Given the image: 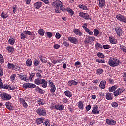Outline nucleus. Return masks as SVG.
<instances>
[{"label": "nucleus", "instance_id": "1", "mask_svg": "<svg viewBox=\"0 0 126 126\" xmlns=\"http://www.w3.org/2000/svg\"><path fill=\"white\" fill-rule=\"evenodd\" d=\"M27 35L30 36V38L32 41L35 40L36 34L33 32H31L30 31H24L23 33L20 34L21 40H25L27 38Z\"/></svg>", "mask_w": 126, "mask_h": 126}, {"label": "nucleus", "instance_id": "2", "mask_svg": "<svg viewBox=\"0 0 126 126\" xmlns=\"http://www.w3.org/2000/svg\"><path fill=\"white\" fill-rule=\"evenodd\" d=\"M121 63L120 60L117 58H110L108 61V64L111 67H116L119 66V65Z\"/></svg>", "mask_w": 126, "mask_h": 126}, {"label": "nucleus", "instance_id": "3", "mask_svg": "<svg viewBox=\"0 0 126 126\" xmlns=\"http://www.w3.org/2000/svg\"><path fill=\"white\" fill-rule=\"evenodd\" d=\"M62 1L60 0H56L52 3V7L54 8L55 12L56 13H61V10H60V7L62 5Z\"/></svg>", "mask_w": 126, "mask_h": 126}, {"label": "nucleus", "instance_id": "4", "mask_svg": "<svg viewBox=\"0 0 126 126\" xmlns=\"http://www.w3.org/2000/svg\"><path fill=\"white\" fill-rule=\"evenodd\" d=\"M23 88H25V89H27V88H35V91L37 92V91H38L39 89L40 88L39 86H36V84H33V83H25L23 85Z\"/></svg>", "mask_w": 126, "mask_h": 126}, {"label": "nucleus", "instance_id": "5", "mask_svg": "<svg viewBox=\"0 0 126 126\" xmlns=\"http://www.w3.org/2000/svg\"><path fill=\"white\" fill-rule=\"evenodd\" d=\"M36 112L40 117H45L47 116V110L43 107L38 108L36 110Z\"/></svg>", "mask_w": 126, "mask_h": 126}, {"label": "nucleus", "instance_id": "6", "mask_svg": "<svg viewBox=\"0 0 126 126\" xmlns=\"http://www.w3.org/2000/svg\"><path fill=\"white\" fill-rule=\"evenodd\" d=\"M0 98L4 101H9L12 98L11 95L6 93H1L0 94Z\"/></svg>", "mask_w": 126, "mask_h": 126}, {"label": "nucleus", "instance_id": "7", "mask_svg": "<svg viewBox=\"0 0 126 126\" xmlns=\"http://www.w3.org/2000/svg\"><path fill=\"white\" fill-rule=\"evenodd\" d=\"M125 89L124 88H118L113 92V94L115 97H118L119 95H121L122 93H124Z\"/></svg>", "mask_w": 126, "mask_h": 126}, {"label": "nucleus", "instance_id": "8", "mask_svg": "<svg viewBox=\"0 0 126 126\" xmlns=\"http://www.w3.org/2000/svg\"><path fill=\"white\" fill-rule=\"evenodd\" d=\"M79 16H80V17H82V18H84L85 20H91V16L88 15V13L80 12L79 13Z\"/></svg>", "mask_w": 126, "mask_h": 126}, {"label": "nucleus", "instance_id": "9", "mask_svg": "<svg viewBox=\"0 0 126 126\" xmlns=\"http://www.w3.org/2000/svg\"><path fill=\"white\" fill-rule=\"evenodd\" d=\"M115 32L119 37H121L123 35V29L120 26H115Z\"/></svg>", "mask_w": 126, "mask_h": 126}, {"label": "nucleus", "instance_id": "10", "mask_svg": "<svg viewBox=\"0 0 126 126\" xmlns=\"http://www.w3.org/2000/svg\"><path fill=\"white\" fill-rule=\"evenodd\" d=\"M68 41L69 42H70L72 44H75V45H76L78 43V40H77V38L73 36H69L67 38Z\"/></svg>", "mask_w": 126, "mask_h": 126}, {"label": "nucleus", "instance_id": "11", "mask_svg": "<svg viewBox=\"0 0 126 126\" xmlns=\"http://www.w3.org/2000/svg\"><path fill=\"white\" fill-rule=\"evenodd\" d=\"M78 84V81L77 79H74V80H70L68 82V86H76Z\"/></svg>", "mask_w": 126, "mask_h": 126}, {"label": "nucleus", "instance_id": "12", "mask_svg": "<svg viewBox=\"0 0 126 126\" xmlns=\"http://www.w3.org/2000/svg\"><path fill=\"white\" fill-rule=\"evenodd\" d=\"M5 106L6 108H7L9 111H13V110L14 109V106H13V104H12V103L9 101L6 102Z\"/></svg>", "mask_w": 126, "mask_h": 126}, {"label": "nucleus", "instance_id": "13", "mask_svg": "<svg viewBox=\"0 0 126 126\" xmlns=\"http://www.w3.org/2000/svg\"><path fill=\"white\" fill-rule=\"evenodd\" d=\"M105 122L109 126H115L117 124V121L113 119H106Z\"/></svg>", "mask_w": 126, "mask_h": 126}, {"label": "nucleus", "instance_id": "14", "mask_svg": "<svg viewBox=\"0 0 126 126\" xmlns=\"http://www.w3.org/2000/svg\"><path fill=\"white\" fill-rule=\"evenodd\" d=\"M3 89H8V90H15L16 89V88L14 86H13L11 87V86L10 85H8L7 84L3 85Z\"/></svg>", "mask_w": 126, "mask_h": 126}, {"label": "nucleus", "instance_id": "15", "mask_svg": "<svg viewBox=\"0 0 126 126\" xmlns=\"http://www.w3.org/2000/svg\"><path fill=\"white\" fill-rule=\"evenodd\" d=\"M49 87H50V91L51 93H54L56 91V86L53 82H49Z\"/></svg>", "mask_w": 126, "mask_h": 126}, {"label": "nucleus", "instance_id": "16", "mask_svg": "<svg viewBox=\"0 0 126 126\" xmlns=\"http://www.w3.org/2000/svg\"><path fill=\"white\" fill-rule=\"evenodd\" d=\"M73 32L76 36H79L80 37H82V32L81 31L78 29H73Z\"/></svg>", "mask_w": 126, "mask_h": 126}, {"label": "nucleus", "instance_id": "17", "mask_svg": "<svg viewBox=\"0 0 126 126\" xmlns=\"http://www.w3.org/2000/svg\"><path fill=\"white\" fill-rule=\"evenodd\" d=\"M54 109L57 111H63V109H64V105L63 104H58L57 105H55Z\"/></svg>", "mask_w": 126, "mask_h": 126}, {"label": "nucleus", "instance_id": "18", "mask_svg": "<svg viewBox=\"0 0 126 126\" xmlns=\"http://www.w3.org/2000/svg\"><path fill=\"white\" fill-rule=\"evenodd\" d=\"M105 98L106 100L111 101V100H113V99H114V96H113V94L111 93H107L105 95Z\"/></svg>", "mask_w": 126, "mask_h": 126}, {"label": "nucleus", "instance_id": "19", "mask_svg": "<svg viewBox=\"0 0 126 126\" xmlns=\"http://www.w3.org/2000/svg\"><path fill=\"white\" fill-rule=\"evenodd\" d=\"M98 4L100 8H103L106 4V1L105 0H98Z\"/></svg>", "mask_w": 126, "mask_h": 126}, {"label": "nucleus", "instance_id": "20", "mask_svg": "<svg viewBox=\"0 0 126 126\" xmlns=\"http://www.w3.org/2000/svg\"><path fill=\"white\" fill-rule=\"evenodd\" d=\"M43 122H46V119L44 118H39L36 119L35 123H36L37 126H39V125H41Z\"/></svg>", "mask_w": 126, "mask_h": 126}, {"label": "nucleus", "instance_id": "21", "mask_svg": "<svg viewBox=\"0 0 126 126\" xmlns=\"http://www.w3.org/2000/svg\"><path fill=\"white\" fill-rule=\"evenodd\" d=\"M79 8H80L81 9H82V10H89V9L88 8V7L86 5H84L82 3L78 5Z\"/></svg>", "mask_w": 126, "mask_h": 126}, {"label": "nucleus", "instance_id": "22", "mask_svg": "<svg viewBox=\"0 0 126 126\" xmlns=\"http://www.w3.org/2000/svg\"><path fill=\"white\" fill-rule=\"evenodd\" d=\"M99 107L98 106L94 107L92 111V113L94 114V115H96V114H100V110H98Z\"/></svg>", "mask_w": 126, "mask_h": 126}, {"label": "nucleus", "instance_id": "23", "mask_svg": "<svg viewBox=\"0 0 126 126\" xmlns=\"http://www.w3.org/2000/svg\"><path fill=\"white\" fill-rule=\"evenodd\" d=\"M109 41L111 44H116L117 43V39L113 36H110L109 37Z\"/></svg>", "mask_w": 126, "mask_h": 126}, {"label": "nucleus", "instance_id": "24", "mask_svg": "<svg viewBox=\"0 0 126 126\" xmlns=\"http://www.w3.org/2000/svg\"><path fill=\"white\" fill-rule=\"evenodd\" d=\"M84 103V101H79L78 103V108L80 109V110H83L84 109V104H83V103Z\"/></svg>", "mask_w": 126, "mask_h": 126}, {"label": "nucleus", "instance_id": "25", "mask_svg": "<svg viewBox=\"0 0 126 126\" xmlns=\"http://www.w3.org/2000/svg\"><path fill=\"white\" fill-rule=\"evenodd\" d=\"M106 83H107L106 80L101 81L99 84V87L101 88V89H105V88H106Z\"/></svg>", "mask_w": 126, "mask_h": 126}, {"label": "nucleus", "instance_id": "26", "mask_svg": "<svg viewBox=\"0 0 126 126\" xmlns=\"http://www.w3.org/2000/svg\"><path fill=\"white\" fill-rule=\"evenodd\" d=\"M40 85H41L42 87L43 88H47V86H48V82L46 80L42 79Z\"/></svg>", "mask_w": 126, "mask_h": 126}, {"label": "nucleus", "instance_id": "27", "mask_svg": "<svg viewBox=\"0 0 126 126\" xmlns=\"http://www.w3.org/2000/svg\"><path fill=\"white\" fill-rule=\"evenodd\" d=\"M26 64L27 66L30 67L33 64V62H32V60L31 59H28L26 61Z\"/></svg>", "mask_w": 126, "mask_h": 126}, {"label": "nucleus", "instance_id": "28", "mask_svg": "<svg viewBox=\"0 0 126 126\" xmlns=\"http://www.w3.org/2000/svg\"><path fill=\"white\" fill-rule=\"evenodd\" d=\"M65 95L68 98H71L72 97V94L69 90H66L64 92Z\"/></svg>", "mask_w": 126, "mask_h": 126}, {"label": "nucleus", "instance_id": "29", "mask_svg": "<svg viewBox=\"0 0 126 126\" xmlns=\"http://www.w3.org/2000/svg\"><path fill=\"white\" fill-rule=\"evenodd\" d=\"M42 2H37L34 4V7L36 9H39V8L42 7Z\"/></svg>", "mask_w": 126, "mask_h": 126}, {"label": "nucleus", "instance_id": "30", "mask_svg": "<svg viewBox=\"0 0 126 126\" xmlns=\"http://www.w3.org/2000/svg\"><path fill=\"white\" fill-rule=\"evenodd\" d=\"M117 88H118V86H117V85H115L113 86L112 87H110L108 89L109 90V92H113L116 91V89H117Z\"/></svg>", "mask_w": 126, "mask_h": 126}, {"label": "nucleus", "instance_id": "31", "mask_svg": "<svg viewBox=\"0 0 126 126\" xmlns=\"http://www.w3.org/2000/svg\"><path fill=\"white\" fill-rule=\"evenodd\" d=\"M42 80H43V79L37 78L34 80V83L36 84V85H41Z\"/></svg>", "mask_w": 126, "mask_h": 126}, {"label": "nucleus", "instance_id": "32", "mask_svg": "<svg viewBox=\"0 0 126 126\" xmlns=\"http://www.w3.org/2000/svg\"><path fill=\"white\" fill-rule=\"evenodd\" d=\"M37 102L38 103V104L39 105V106H44V105L45 104V100L40 98H39V100H37Z\"/></svg>", "mask_w": 126, "mask_h": 126}, {"label": "nucleus", "instance_id": "33", "mask_svg": "<svg viewBox=\"0 0 126 126\" xmlns=\"http://www.w3.org/2000/svg\"><path fill=\"white\" fill-rule=\"evenodd\" d=\"M6 50L9 53H13L14 52V48L10 46L7 47Z\"/></svg>", "mask_w": 126, "mask_h": 126}, {"label": "nucleus", "instance_id": "34", "mask_svg": "<svg viewBox=\"0 0 126 126\" xmlns=\"http://www.w3.org/2000/svg\"><path fill=\"white\" fill-rule=\"evenodd\" d=\"M95 61L97 63H106L105 59H101L100 58L96 59Z\"/></svg>", "mask_w": 126, "mask_h": 126}, {"label": "nucleus", "instance_id": "35", "mask_svg": "<svg viewBox=\"0 0 126 126\" xmlns=\"http://www.w3.org/2000/svg\"><path fill=\"white\" fill-rule=\"evenodd\" d=\"M8 43L10 44V45H13L15 43V39L12 37L10 38L8 40Z\"/></svg>", "mask_w": 126, "mask_h": 126}, {"label": "nucleus", "instance_id": "36", "mask_svg": "<svg viewBox=\"0 0 126 126\" xmlns=\"http://www.w3.org/2000/svg\"><path fill=\"white\" fill-rule=\"evenodd\" d=\"M7 67L9 69H14L15 68V65L12 63H8Z\"/></svg>", "mask_w": 126, "mask_h": 126}, {"label": "nucleus", "instance_id": "37", "mask_svg": "<svg viewBox=\"0 0 126 126\" xmlns=\"http://www.w3.org/2000/svg\"><path fill=\"white\" fill-rule=\"evenodd\" d=\"M38 34L40 35V36H44V35H45V30L43 29H40L38 30Z\"/></svg>", "mask_w": 126, "mask_h": 126}, {"label": "nucleus", "instance_id": "38", "mask_svg": "<svg viewBox=\"0 0 126 126\" xmlns=\"http://www.w3.org/2000/svg\"><path fill=\"white\" fill-rule=\"evenodd\" d=\"M95 39L96 38L94 36H91L90 35L87 36V39L89 40V41L91 42V43L92 41H95Z\"/></svg>", "mask_w": 126, "mask_h": 126}, {"label": "nucleus", "instance_id": "39", "mask_svg": "<svg viewBox=\"0 0 126 126\" xmlns=\"http://www.w3.org/2000/svg\"><path fill=\"white\" fill-rule=\"evenodd\" d=\"M103 72H104V70H103L102 68H100L99 69L96 70V74H97V75H101V74L103 73Z\"/></svg>", "mask_w": 126, "mask_h": 126}, {"label": "nucleus", "instance_id": "40", "mask_svg": "<svg viewBox=\"0 0 126 126\" xmlns=\"http://www.w3.org/2000/svg\"><path fill=\"white\" fill-rule=\"evenodd\" d=\"M22 80L23 81H25L26 82H29V77L27 76V75H24L23 78L22 79Z\"/></svg>", "mask_w": 126, "mask_h": 126}, {"label": "nucleus", "instance_id": "41", "mask_svg": "<svg viewBox=\"0 0 126 126\" xmlns=\"http://www.w3.org/2000/svg\"><path fill=\"white\" fill-rule=\"evenodd\" d=\"M67 12L71 14V16H72L74 14V11L72 10V9H70V8H67L66 10Z\"/></svg>", "mask_w": 126, "mask_h": 126}, {"label": "nucleus", "instance_id": "42", "mask_svg": "<svg viewBox=\"0 0 126 126\" xmlns=\"http://www.w3.org/2000/svg\"><path fill=\"white\" fill-rule=\"evenodd\" d=\"M0 63L1 64L4 63V58H3V56L1 54H0Z\"/></svg>", "mask_w": 126, "mask_h": 126}, {"label": "nucleus", "instance_id": "43", "mask_svg": "<svg viewBox=\"0 0 126 126\" xmlns=\"http://www.w3.org/2000/svg\"><path fill=\"white\" fill-rule=\"evenodd\" d=\"M97 56L99 58H100L101 59H105V55L104 54L101 53V52H98L97 53Z\"/></svg>", "mask_w": 126, "mask_h": 126}, {"label": "nucleus", "instance_id": "44", "mask_svg": "<svg viewBox=\"0 0 126 126\" xmlns=\"http://www.w3.org/2000/svg\"><path fill=\"white\" fill-rule=\"evenodd\" d=\"M93 32L94 36H97L100 34V31H99L97 29H94Z\"/></svg>", "mask_w": 126, "mask_h": 126}, {"label": "nucleus", "instance_id": "45", "mask_svg": "<svg viewBox=\"0 0 126 126\" xmlns=\"http://www.w3.org/2000/svg\"><path fill=\"white\" fill-rule=\"evenodd\" d=\"M39 59L41 60V61L42 62V63H46V62H47V60L46 59V57H44V56H40L39 57Z\"/></svg>", "mask_w": 126, "mask_h": 126}, {"label": "nucleus", "instance_id": "46", "mask_svg": "<svg viewBox=\"0 0 126 126\" xmlns=\"http://www.w3.org/2000/svg\"><path fill=\"white\" fill-rule=\"evenodd\" d=\"M1 17H2V18H3V19H5V18H6L8 17V15H7V13H5L3 12L1 14Z\"/></svg>", "mask_w": 126, "mask_h": 126}, {"label": "nucleus", "instance_id": "47", "mask_svg": "<svg viewBox=\"0 0 126 126\" xmlns=\"http://www.w3.org/2000/svg\"><path fill=\"white\" fill-rule=\"evenodd\" d=\"M123 17L124 16H123L122 14H118L116 15V18L118 20H119V21H121Z\"/></svg>", "mask_w": 126, "mask_h": 126}, {"label": "nucleus", "instance_id": "48", "mask_svg": "<svg viewBox=\"0 0 126 126\" xmlns=\"http://www.w3.org/2000/svg\"><path fill=\"white\" fill-rule=\"evenodd\" d=\"M60 7L59 9L60 11L62 10L63 12H65V11H66V10H65V8H64V7L63 6V3H62L61 5H60V7Z\"/></svg>", "mask_w": 126, "mask_h": 126}, {"label": "nucleus", "instance_id": "49", "mask_svg": "<svg viewBox=\"0 0 126 126\" xmlns=\"http://www.w3.org/2000/svg\"><path fill=\"white\" fill-rule=\"evenodd\" d=\"M119 105L116 102H113L111 103V106L113 108H118Z\"/></svg>", "mask_w": 126, "mask_h": 126}, {"label": "nucleus", "instance_id": "50", "mask_svg": "<svg viewBox=\"0 0 126 126\" xmlns=\"http://www.w3.org/2000/svg\"><path fill=\"white\" fill-rule=\"evenodd\" d=\"M86 33H88L89 35H90V36H92L93 35V32L91 31L89 29H88L85 31Z\"/></svg>", "mask_w": 126, "mask_h": 126}, {"label": "nucleus", "instance_id": "51", "mask_svg": "<svg viewBox=\"0 0 126 126\" xmlns=\"http://www.w3.org/2000/svg\"><path fill=\"white\" fill-rule=\"evenodd\" d=\"M95 47L96 48V49H99V48H100V49H102L103 46L102 45V44L99 43H96L95 44Z\"/></svg>", "mask_w": 126, "mask_h": 126}, {"label": "nucleus", "instance_id": "52", "mask_svg": "<svg viewBox=\"0 0 126 126\" xmlns=\"http://www.w3.org/2000/svg\"><path fill=\"white\" fill-rule=\"evenodd\" d=\"M35 75L36 74L35 73H31L29 77L30 80H32L33 79V77H34Z\"/></svg>", "mask_w": 126, "mask_h": 126}, {"label": "nucleus", "instance_id": "53", "mask_svg": "<svg viewBox=\"0 0 126 126\" xmlns=\"http://www.w3.org/2000/svg\"><path fill=\"white\" fill-rule=\"evenodd\" d=\"M16 77V74H13L10 76V79L12 81H14L15 78Z\"/></svg>", "mask_w": 126, "mask_h": 126}, {"label": "nucleus", "instance_id": "54", "mask_svg": "<svg viewBox=\"0 0 126 126\" xmlns=\"http://www.w3.org/2000/svg\"><path fill=\"white\" fill-rule=\"evenodd\" d=\"M120 49L124 52V53H126V47L125 46L121 45L120 46Z\"/></svg>", "mask_w": 126, "mask_h": 126}, {"label": "nucleus", "instance_id": "55", "mask_svg": "<svg viewBox=\"0 0 126 126\" xmlns=\"http://www.w3.org/2000/svg\"><path fill=\"white\" fill-rule=\"evenodd\" d=\"M61 62H62V60H54L52 61L53 63H54V64H56V63H61Z\"/></svg>", "mask_w": 126, "mask_h": 126}, {"label": "nucleus", "instance_id": "56", "mask_svg": "<svg viewBox=\"0 0 126 126\" xmlns=\"http://www.w3.org/2000/svg\"><path fill=\"white\" fill-rule=\"evenodd\" d=\"M82 28L84 29L85 31H86L88 29L87 28V23H84L83 24Z\"/></svg>", "mask_w": 126, "mask_h": 126}, {"label": "nucleus", "instance_id": "57", "mask_svg": "<svg viewBox=\"0 0 126 126\" xmlns=\"http://www.w3.org/2000/svg\"><path fill=\"white\" fill-rule=\"evenodd\" d=\"M91 109V105H90V104L88 105L86 107V113H87V112H88L89 111H90V109Z\"/></svg>", "mask_w": 126, "mask_h": 126}, {"label": "nucleus", "instance_id": "58", "mask_svg": "<svg viewBox=\"0 0 126 126\" xmlns=\"http://www.w3.org/2000/svg\"><path fill=\"white\" fill-rule=\"evenodd\" d=\"M46 34H47V36L48 37V38H49V39L51 37H53V34H52L51 33V32H46Z\"/></svg>", "mask_w": 126, "mask_h": 126}, {"label": "nucleus", "instance_id": "59", "mask_svg": "<svg viewBox=\"0 0 126 126\" xmlns=\"http://www.w3.org/2000/svg\"><path fill=\"white\" fill-rule=\"evenodd\" d=\"M102 48H103L104 50H106L107 49H110V48H111V46L109 44H106V45H103Z\"/></svg>", "mask_w": 126, "mask_h": 126}, {"label": "nucleus", "instance_id": "60", "mask_svg": "<svg viewBox=\"0 0 126 126\" xmlns=\"http://www.w3.org/2000/svg\"><path fill=\"white\" fill-rule=\"evenodd\" d=\"M39 63H40V61L39 60H35L34 63V65L35 66H38L39 65Z\"/></svg>", "mask_w": 126, "mask_h": 126}, {"label": "nucleus", "instance_id": "61", "mask_svg": "<svg viewBox=\"0 0 126 126\" xmlns=\"http://www.w3.org/2000/svg\"><path fill=\"white\" fill-rule=\"evenodd\" d=\"M17 75L19 76V78H20L21 80H22V79L24 76L23 73H21L20 74H18Z\"/></svg>", "mask_w": 126, "mask_h": 126}, {"label": "nucleus", "instance_id": "62", "mask_svg": "<svg viewBox=\"0 0 126 126\" xmlns=\"http://www.w3.org/2000/svg\"><path fill=\"white\" fill-rule=\"evenodd\" d=\"M121 22H124V23H126V17L123 16L122 19L120 20Z\"/></svg>", "mask_w": 126, "mask_h": 126}, {"label": "nucleus", "instance_id": "63", "mask_svg": "<svg viewBox=\"0 0 126 126\" xmlns=\"http://www.w3.org/2000/svg\"><path fill=\"white\" fill-rule=\"evenodd\" d=\"M22 104H23V107L24 108H27L28 107V104H27V103L25 101L23 102Z\"/></svg>", "mask_w": 126, "mask_h": 126}, {"label": "nucleus", "instance_id": "64", "mask_svg": "<svg viewBox=\"0 0 126 126\" xmlns=\"http://www.w3.org/2000/svg\"><path fill=\"white\" fill-rule=\"evenodd\" d=\"M123 79H124V81H126V72L124 73Z\"/></svg>", "mask_w": 126, "mask_h": 126}]
</instances>
